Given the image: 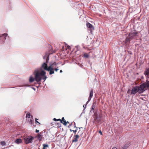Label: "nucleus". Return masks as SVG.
Returning a JSON list of instances; mask_svg holds the SVG:
<instances>
[{
    "mask_svg": "<svg viewBox=\"0 0 149 149\" xmlns=\"http://www.w3.org/2000/svg\"><path fill=\"white\" fill-rule=\"evenodd\" d=\"M46 72L44 70H42L40 72L39 70H35L33 74L35 75V78H33L32 76L30 77L29 81L30 82H33L35 80L37 82L41 81L42 79L45 81L47 78L45 76Z\"/></svg>",
    "mask_w": 149,
    "mask_h": 149,
    "instance_id": "1",
    "label": "nucleus"
},
{
    "mask_svg": "<svg viewBox=\"0 0 149 149\" xmlns=\"http://www.w3.org/2000/svg\"><path fill=\"white\" fill-rule=\"evenodd\" d=\"M49 58L48 57L46 59V63H44L42 65L41 68H43L44 70L49 71V74L51 75L54 74V71H53L52 68V65H50L48 67L47 63L48 62Z\"/></svg>",
    "mask_w": 149,
    "mask_h": 149,
    "instance_id": "2",
    "label": "nucleus"
},
{
    "mask_svg": "<svg viewBox=\"0 0 149 149\" xmlns=\"http://www.w3.org/2000/svg\"><path fill=\"white\" fill-rule=\"evenodd\" d=\"M102 116L101 113L98 114L97 111L94 112L93 117L94 118V120L93 122L95 124L99 123L101 120Z\"/></svg>",
    "mask_w": 149,
    "mask_h": 149,
    "instance_id": "3",
    "label": "nucleus"
},
{
    "mask_svg": "<svg viewBox=\"0 0 149 149\" xmlns=\"http://www.w3.org/2000/svg\"><path fill=\"white\" fill-rule=\"evenodd\" d=\"M139 87L141 93L147 89H149V81L147 80L145 82L141 84Z\"/></svg>",
    "mask_w": 149,
    "mask_h": 149,
    "instance_id": "4",
    "label": "nucleus"
},
{
    "mask_svg": "<svg viewBox=\"0 0 149 149\" xmlns=\"http://www.w3.org/2000/svg\"><path fill=\"white\" fill-rule=\"evenodd\" d=\"M140 90L139 86H136L133 87L131 90V93L132 94L135 95L137 92H138L139 93H141Z\"/></svg>",
    "mask_w": 149,
    "mask_h": 149,
    "instance_id": "5",
    "label": "nucleus"
},
{
    "mask_svg": "<svg viewBox=\"0 0 149 149\" xmlns=\"http://www.w3.org/2000/svg\"><path fill=\"white\" fill-rule=\"evenodd\" d=\"M33 139V138L31 136H29L24 138L25 142L26 144H28L31 143Z\"/></svg>",
    "mask_w": 149,
    "mask_h": 149,
    "instance_id": "6",
    "label": "nucleus"
},
{
    "mask_svg": "<svg viewBox=\"0 0 149 149\" xmlns=\"http://www.w3.org/2000/svg\"><path fill=\"white\" fill-rule=\"evenodd\" d=\"M138 33V32L135 31H132L130 34L129 36H131L132 38H134V36H136Z\"/></svg>",
    "mask_w": 149,
    "mask_h": 149,
    "instance_id": "7",
    "label": "nucleus"
},
{
    "mask_svg": "<svg viewBox=\"0 0 149 149\" xmlns=\"http://www.w3.org/2000/svg\"><path fill=\"white\" fill-rule=\"evenodd\" d=\"M42 132H40L38 134L37 136H36V137H37L40 141H41L42 140Z\"/></svg>",
    "mask_w": 149,
    "mask_h": 149,
    "instance_id": "8",
    "label": "nucleus"
},
{
    "mask_svg": "<svg viewBox=\"0 0 149 149\" xmlns=\"http://www.w3.org/2000/svg\"><path fill=\"white\" fill-rule=\"evenodd\" d=\"M87 27L89 28L91 30V31L92 30L94 29V28L93 25L89 22H87L86 24Z\"/></svg>",
    "mask_w": 149,
    "mask_h": 149,
    "instance_id": "9",
    "label": "nucleus"
},
{
    "mask_svg": "<svg viewBox=\"0 0 149 149\" xmlns=\"http://www.w3.org/2000/svg\"><path fill=\"white\" fill-rule=\"evenodd\" d=\"M93 95V89H92L90 92V95L88 99V101L87 102V103L88 102H89L91 100V98Z\"/></svg>",
    "mask_w": 149,
    "mask_h": 149,
    "instance_id": "10",
    "label": "nucleus"
},
{
    "mask_svg": "<svg viewBox=\"0 0 149 149\" xmlns=\"http://www.w3.org/2000/svg\"><path fill=\"white\" fill-rule=\"evenodd\" d=\"M132 38H131L130 36L129 35L127 36V37L126 38L125 40V43L126 44H127L128 42H129L131 40V39Z\"/></svg>",
    "mask_w": 149,
    "mask_h": 149,
    "instance_id": "11",
    "label": "nucleus"
},
{
    "mask_svg": "<svg viewBox=\"0 0 149 149\" xmlns=\"http://www.w3.org/2000/svg\"><path fill=\"white\" fill-rule=\"evenodd\" d=\"M79 136L78 135H76L74 136V139L72 140V142H77L78 141L77 139L79 138Z\"/></svg>",
    "mask_w": 149,
    "mask_h": 149,
    "instance_id": "12",
    "label": "nucleus"
},
{
    "mask_svg": "<svg viewBox=\"0 0 149 149\" xmlns=\"http://www.w3.org/2000/svg\"><path fill=\"white\" fill-rule=\"evenodd\" d=\"M79 130L78 131V134L77 135H78V136H81L83 133V131H82L80 130V128H79Z\"/></svg>",
    "mask_w": 149,
    "mask_h": 149,
    "instance_id": "13",
    "label": "nucleus"
},
{
    "mask_svg": "<svg viewBox=\"0 0 149 149\" xmlns=\"http://www.w3.org/2000/svg\"><path fill=\"white\" fill-rule=\"evenodd\" d=\"M144 74L146 76L149 75V68L146 69L144 72Z\"/></svg>",
    "mask_w": 149,
    "mask_h": 149,
    "instance_id": "14",
    "label": "nucleus"
},
{
    "mask_svg": "<svg viewBox=\"0 0 149 149\" xmlns=\"http://www.w3.org/2000/svg\"><path fill=\"white\" fill-rule=\"evenodd\" d=\"M22 140L20 139H16L15 141V142L18 144L22 143Z\"/></svg>",
    "mask_w": 149,
    "mask_h": 149,
    "instance_id": "15",
    "label": "nucleus"
},
{
    "mask_svg": "<svg viewBox=\"0 0 149 149\" xmlns=\"http://www.w3.org/2000/svg\"><path fill=\"white\" fill-rule=\"evenodd\" d=\"M65 121L66 120H65L64 117H63L62 118V120L61 119V123L62 124H63L64 125H65Z\"/></svg>",
    "mask_w": 149,
    "mask_h": 149,
    "instance_id": "16",
    "label": "nucleus"
},
{
    "mask_svg": "<svg viewBox=\"0 0 149 149\" xmlns=\"http://www.w3.org/2000/svg\"><path fill=\"white\" fill-rule=\"evenodd\" d=\"M7 36H8L7 34L6 33H4V34H3L1 36H0V37H3V38H4V40H6V37Z\"/></svg>",
    "mask_w": 149,
    "mask_h": 149,
    "instance_id": "17",
    "label": "nucleus"
},
{
    "mask_svg": "<svg viewBox=\"0 0 149 149\" xmlns=\"http://www.w3.org/2000/svg\"><path fill=\"white\" fill-rule=\"evenodd\" d=\"M96 104L94 103L92 105V108H91V110L92 111H94V109L95 108V105Z\"/></svg>",
    "mask_w": 149,
    "mask_h": 149,
    "instance_id": "18",
    "label": "nucleus"
},
{
    "mask_svg": "<svg viewBox=\"0 0 149 149\" xmlns=\"http://www.w3.org/2000/svg\"><path fill=\"white\" fill-rule=\"evenodd\" d=\"M57 65V64L55 62H54V63H53L52 64L50 65H52V68L53 69V71H54V65Z\"/></svg>",
    "mask_w": 149,
    "mask_h": 149,
    "instance_id": "19",
    "label": "nucleus"
},
{
    "mask_svg": "<svg viewBox=\"0 0 149 149\" xmlns=\"http://www.w3.org/2000/svg\"><path fill=\"white\" fill-rule=\"evenodd\" d=\"M83 56L86 58H88L89 57V55L87 53H84V54Z\"/></svg>",
    "mask_w": 149,
    "mask_h": 149,
    "instance_id": "20",
    "label": "nucleus"
},
{
    "mask_svg": "<svg viewBox=\"0 0 149 149\" xmlns=\"http://www.w3.org/2000/svg\"><path fill=\"white\" fill-rule=\"evenodd\" d=\"M43 149H45L46 147H48V146L47 144H43Z\"/></svg>",
    "mask_w": 149,
    "mask_h": 149,
    "instance_id": "21",
    "label": "nucleus"
},
{
    "mask_svg": "<svg viewBox=\"0 0 149 149\" xmlns=\"http://www.w3.org/2000/svg\"><path fill=\"white\" fill-rule=\"evenodd\" d=\"M31 116L30 113H28L26 114V117L29 118H30Z\"/></svg>",
    "mask_w": 149,
    "mask_h": 149,
    "instance_id": "22",
    "label": "nucleus"
},
{
    "mask_svg": "<svg viewBox=\"0 0 149 149\" xmlns=\"http://www.w3.org/2000/svg\"><path fill=\"white\" fill-rule=\"evenodd\" d=\"M53 120H54V121H61V119H56V118H54L53 119Z\"/></svg>",
    "mask_w": 149,
    "mask_h": 149,
    "instance_id": "23",
    "label": "nucleus"
},
{
    "mask_svg": "<svg viewBox=\"0 0 149 149\" xmlns=\"http://www.w3.org/2000/svg\"><path fill=\"white\" fill-rule=\"evenodd\" d=\"M5 143H5V142H4V141H1V144L2 145H3H3H5Z\"/></svg>",
    "mask_w": 149,
    "mask_h": 149,
    "instance_id": "24",
    "label": "nucleus"
},
{
    "mask_svg": "<svg viewBox=\"0 0 149 149\" xmlns=\"http://www.w3.org/2000/svg\"><path fill=\"white\" fill-rule=\"evenodd\" d=\"M77 130L78 129H76L75 130H73L72 131H73V132H74V134H76V132H77Z\"/></svg>",
    "mask_w": 149,
    "mask_h": 149,
    "instance_id": "25",
    "label": "nucleus"
},
{
    "mask_svg": "<svg viewBox=\"0 0 149 149\" xmlns=\"http://www.w3.org/2000/svg\"><path fill=\"white\" fill-rule=\"evenodd\" d=\"M33 121L31 119L30 120V121H29V123L31 124H32L33 123Z\"/></svg>",
    "mask_w": 149,
    "mask_h": 149,
    "instance_id": "26",
    "label": "nucleus"
},
{
    "mask_svg": "<svg viewBox=\"0 0 149 149\" xmlns=\"http://www.w3.org/2000/svg\"><path fill=\"white\" fill-rule=\"evenodd\" d=\"M38 119L37 118H36V123H38L39 124H40V123H39L38 121H37V120H38Z\"/></svg>",
    "mask_w": 149,
    "mask_h": 149,
    "instance_id": "27",
    "label": "nucleus"
},
{
    "mask_svg": "<svg viewBox=\"0 0 149 149\" xmlns=\"http://www.w3.org/2000/svg\"><path fill=\"white\" fill-rule=\"evenodd\" d=\"M54 70H55L56 72L58 70H59L57 68H55V69L54 68Z\"/></svg>",
    "mask_w": 149,
    "mask_h": 149,
    "instance_id": "28",
    "label": "nucleus"
},
{
    "mask_svg": "<svg viewBox=\"0 0 149 149\" xmlns=\"http://www.w3.org/2000/svg\"><path fill=\"white\" fill-rule=\"evenodd\" d=\"M99 132V133H100V134L101 135H102V133L101 130H100Z\"/></svg>",
    "mask_w": 149,
    "mask_h": 149,
    "instance_id": "29",
    "label": "nucleus"
},
{
    "mask_svg": "<svg viewBox=\"0 0 149 149\" xmlns=\"http://www.w3.org/2000/svg\"><path fill=\"white\" fill-rule=\"evenodd\" d=\"M65 125H66L67 123H69V122L68 121L66 122L65 121Z\"/></svg>",
    "mask_w": 149,
    "mask_h": 149,
    "instance_id": "30",
    "label": "nucleus"
},
{
    "mask_svg": "<svg viewBox=\"0 0 149 149\" xmlns=\"http://www.w3.org/2000/svg\"><path fill=\"white\" fill-rule=\"evenodd\" d=\"M39 132V130H37V129L36 130V132L38 133Z\"/></svg>",
    "mask_w": 149,
    "mask_h": 149,
    "instance_id": "31",
    "label": "nucleus"
},
{
    "mask_svg": "<svg viewBox=\"0 0 149 149\" xmlns=\"http://www.w3.org/2000/svg\"><path fill=\"white\" fill-rule=\"evenodd\" d=\"M126 146H124L123 148V149H126Z\"/></svg>",
    "mask_w": 149,
    "mask_h": 149,
    "instance_id": "32",
    "label": "nucleus"
},
{
    "mask_svg": "<svg viewBox=\"0 0 149 149\" xmlns=\"http://www.w3.org/2000/svg\"><path fill=\"white\" fill-rule=\"evenodd\" d=\"M112 149H117V148L116 147H114Z\"/></svg>",
    "mask_w": 149,
    "mask_h": 149,
    "instance_id": "33",
    "label": "nucleus"
},
{
    "mask_svg": "<svg viewBox=\"0 0 149 149\" xmlns=\"http://www.w3.org/2000/svg\"><path fill=\"white\" fill-rule=\"evenodd\" d=\"M74 127L76 128H77V129H79V128H77V127H76V126H74Z\"/></svg>",
    "mask_w": 149,
    "mask_h": 149,
    "instance_id": "34",
    "label": "nucleus"
},
{
    "mask_svg": "<svg viewBox=\"0 0 149 149\" xmlns=\"http://www.w3.org/2000/svg\"><path fill=\"white\" fill-rule=\"evenodd\" d=\"M62 72V70H60V72L61 73V72Z\"/></svg>",
    "mask_w": 149,
    "mask_h": 149,
    "instance_id": "35",
    "label": "nucleus"
},
{
    "mask_svg": "<svg viewBox=\"0 0 149 149\" xmlns=\"http://www.w3.org/2000/svg\"><path fill=\"white\" fill-rule=\"evenodd\" d=\"M72 130H72L71 129H70V131H71V132L72 131Z\"/></svg>",
    "mask_w": 149,
    "mask_h": 149,
    "instance_id": "36",
    "label": "nucleus"
},
{
    "mask_svg": "<svg viewBox=\"0 0 149 149\" xmlns=\"http://www.w3.org/2000/svg\"><path fill=\"white\" fill-rule=\"evenodd\" d=\"M67 47H68V48H69L70 47V46H68Z\"/></svg>",
    "mask_w": 149,
    "mask_h": 149,
    "instance_id": "37",
    "label": "nucleus"
},
{
    "mask_svg": "<svg viewBox=\"0 0 149 149\" xmlns=\"http://www.w3.org/2000/svg\"><path fill=\"white\" fill-rule=\"evenodd\" d=\"M88 50H90V49H88Z\"/></svg>",
    "mask_w": 149,
    "mask_h": 149,
    "instance_id": "38",
    "label": "nucleus"
},
{
    "mask_svg": "<svg viewBox=\"0 0 149 149\" xmlns=\"http://www.w3.org/2000/svg\"><path fill=\"white\" fill-rule=\"evenodd\" d=\"M129 90L128 91H127V93H128L129 92Z\"/></svg>",
    "mask_w": 149,
    "mask_h": 149,
    "instance_id": "39",
    "label": "nucleus"
}]
</instances>
